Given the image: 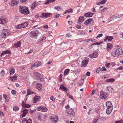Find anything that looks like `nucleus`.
<instances>
[{
    "label": "nucleus",
    "instance_id": "37",
    "mask_svg": "<svg viewBox=\"0 0 123 123\" xmlns=\"http://www.w3.org/2000/svg\"><path fill=\"white\" fill-rule=\"evenodd\" d=\"M106 0H103L99 2V3L101 5L105 4L106 2Z\"/></svg>",
    "mask_w": 123,
    "mask_h": 123
},
{
    "label": "nucleus",
    "instance_id": "45",
    "mask_svg": "<svg viewBox=\"0 0 123 123\" xmlns=\"http://www.w3.org/2000/svg\"><path fill=\"white\" fill-rule=\"evenodd\" d=\"M19 109L18 108L17 106H15L13 107V110L16 111H18Z\"/></svg>",
    "mask_w": 123,
    "mask_h": 123
},
{
    "label": "nucleus",
    "instance_id": "53",
    "mask_svg": "<svg viewBox=\"0 0 123 123\" xmlns=\"http://www.w3.org/2000/svg\"><path fill=\"white\" fill-rule=\"evenodd\" d=\"M24 23H25V24H24V26H25V27H27L28 25V22H24Z\"/></svg>",
    "mask_w": 123,
    "mask_h": 123
},
{
    "label": "nucleus",
    "instance_id": "29",
    "mask_svg": "<svg viewBox=\"0 0 123 123\" xmlns=\"http://www.w3.org/2000/svg\"><path fill=\"white\" fill-rule=\"evenodd\" d=\"M71 110L72 111H71V112L70 113V116L71 117H73L74 116L75 113L73 109H71Z\"/></svg>",
    "mask_w": 123,
    "mask_h": 123
},
{
    "label": "nucleus",
    "instance_id": "54",
    "mask_svg": "<svg viewBox=\"0 0 123 123\" xmlns=\"http://www.w3.org/2000/svg\"><path fill=\"white\" fill-rule=\"evenodd\" d=\"M36 65L35 63L31 66V69H33L34 67H36Z\"/></svg>",
    "mask_w": 123,
    "mask_h": 123
},
{
    "label": "nucleus",
    "instance_id": "7",
    "mask_svg": "<svg viewBox=\"0 0 123 123\" xmlns=\"http://www.w3.org/2000/svg\"><path fill=\"white\" fill-rule=\"evenodd\" d=\"M88 61V60L87 58H85L84 60L82 62L81 67H84L86 66L87 64Z\"/></svg>",
    "mask_w": 123,
    "mask_h": 123
},
{
    "label": "nucleus",
    "instance_id": "30",
    "mask_svg": "<svg viewBox=\"0 0 123 123\" xmlns=\"http://www.w3.org/2000/svg\"><path fill=\"white\" fill-rule=\"evenodd\" d=\"M54 9L57 11H61L62 10V8L60 6H56L54 7Z\"/></svg>",
    "mask_w": 123,
    "mask_h": 123
},
{
    "label": "nucleus",
    "instance_id": "35",
    "mask_svg": "<svg viewBox=\"0 0 123 123\" xmlns=\"http://www.w3.org/2000/svg\"><path fill=\"white\" fill-rule=\"evenodd\" d=\"M7 21L5 19H1V24H4L5 23H6Z\"/></svg>",
    "mask_w": 123,
    "mask_h": 123
},
{
    "label": "nucleus",
    "instance_id": "9",
    "mask_svg": "<svg viewBox=\"0 0 123 123\" xmlns=\"http://www.w3.org/2000/svg\"><path fill=\"white\" fill-rule=\"evenodd\" d=\"M115 49L117 55H118V57L120 55H122L123 54V51L121 49Z\"/></svg>",
    "mask_w": 123,
    "mask_h": 123
},
{
    "label": "nucleus",
    "instance_id": "40",
    "mask_svg": "<svg viewBox=\"0 0 123 123\" xmlns=\"http://www.w3.org/2000/svg\"><path fill=\"white\" fill-rule=\"evenodd\" d=\"M107 90L109 92H110L111 91H112L113 90V88L111 86L108 87Z\"/></svg>",
    "mask_w": 123,
    "mask_h": 123
},
{
    "label": "nucleus",
    "instance_id": "58",
    "mask_svg": "<svg viewBox=\"0 0 123 123\" xmlns=\"http://www.w3.org/2000/svg\"><path fill=\"white\" fill-rule=\"evenodd\" d=\"M27 1V0H20L21 2L22 3H24L26 2Z\"/></svg>",
    "mask_w": 123,
    "mask_h": 123
},
{
    "label": "nucleus",
    "instance_id": "3",
    "mask_svg": "<svg viewBox=\"0 0 123 123\" xmlns=\"http://www.w3.org/2000/svg\"><path fill=\"white\" fill-rule=\"evenodd\" d=\"M100 97L101 99H106L108 97V93L106 92L101 91L100 92Z\"/></svg>",
    "mask_w": 123,
    "mask_h": 123
},
{
    "label": "nucleus",
    "instance_id": "34",
    "mask_svg": "<svg viewBox=\"0 0 123 123\" xmlns=\"http://www.w3.org/2000/svg\"><path fill=\"white\" fill-rule=\"evenodd\" d=\"M15 70L14 68H12L10 71V75H12L14 73Z\"/></svg>",
    "mask_w": 123,
    "mask_h": 123
},
{
    "label": "nucleus",
    "instance_id": "51",
    "mask_svg": "<svg viewBox=\"0 0 123 123\" xmlns=\"http://www.w3.org/2000/svg\"><path fill=\"white\" fill-rule=\"evenodd\" d=\"M11 93L13 95H15L16 94V92L14 90H12L11 91Z\"/></svg>",
    "mask_w": 123,
    "mask_h": 123
},
{
    "label": "nucleus",
    "instance_id": "15",
    "mask_svg": "<svg viewBox=\"0 0 123 123\" xmlns=\"http://www.w3.org/2000/svg\"><path fill=\"white\" fill-rule=\"evenodd\" d=\"M38 4L39 3L38 2L36 1L34 2L31 6V8L32 9H34L38 5Z\"/></svg>",
    "mask_w": 123,
    "mask_h": 123
},
{
    "label": "nucleus",
    "instance_id": "42",
    "mask_svg": "<svg viewBox=\"0 0 123 123\" xmlns=\"http://www.w3.org/2000/svg\"><path fill=\"white\" fill-rule=\"evenodd\" d=\"M62 74H60L59 76V81L60 82H61L62 81Z\"/></svg>",
    "mask_w": 123,
    "mask_h": 123
},
{
    "label": "nucleus",
    "instance_id": "23",
    "mask_svg": "<svg viewBox=\"0 0 123 123\" xmlns=\"http://www.w3.org/2000/svg\"><path fill=\"white\" fill-rule=\"evenodd\" d=\"M22 105L23 107H25L26 108H29L31 106L30 105L25 104L24 102H22Z\"/></svg>",
    "mask_w": 123,
    "mask_h": 123
},
{
    "label": "nucleus",
    "instance_id": "28",
    "mask_svg": "<svg viewBox=\"0 0 123 123\" xmlns=\"http://www.w3.org/2000/svg\"><path fill=\"white\" fill-rule=\"evenodd\" d=\"M34 92H33L31 91V90L29 89H28L27 90V96H28V95L34 93Z\"/></svg>",
    "mask_w": 123,
    "mask_h": 123
},
{
    "label": "nucleus",
    "instance_id": "49",
    "mask_svg": "<svg viewBox=\"0 0 123 123\" xmlns=\"http://www.w3.org/2000/svg\"><path fill=\"white\" fill-rule=\"evenodd\" d=\"M69 69L65 70L64 71L65 75H66L69 72Z\"/></svg>",
    "mask_w": 123,
    "mask_h": 123
},
{
    "label": "nucleus",
    "instance_id": "16",
    "mask_svg": "<svg viewBox=\"0 0 123 123\" xmlns=\"http://www.w3.org/2000/svg\"><path fill=\"white\" fill-rule=\"evenodd\" d=\"M42 88V86L41 84L39 83H37L36 86V88L38 89L39 91L41 90Z\"/></svg>",
    "mask_w": 123,
    "mask_h": 123
},
{
    "label": "nucleus",
    "instance_id": "47",
    "mask_svg": "<svg viewBox=\"0 0 123 123\" xmlns=\"http://www.w3.org/2000/svg\"><path fill=\"white\" fill-rule=\"evenodd\" d=\"M93 113L92 110V109H90L89 111L88 112V115H90L91 114Z\"/></svg>",
    "mask_w": 123,
    "mask_h": 123
},
{
    "label": "nucleus",
    "instance_id": "46",
    "mask_svg": "<svg viewBox=\"0 0 123 123\" xmlns=\"http://www.w3.org/2000/svg\"><path fill=\"white\" fill-rule=\"evenodd\" d=\"M32 123V121L31 120V119H28L26 121V123Z\"/></svg>",
    "mask_w": 123,
    "mask_h": 123
},
{
    "label": "nucleus",
    "instance_id": "52",
    "mask_svg": "<svg viewBox=\"0 0 123 123\" xmlns=\"http://www.w3.org/2000/svg\"><path fill=\"white\" fill-rule=\"evenodd\" d=\"M101 71V68H98L97 69L96 72L97 73H99Z\"/></svg>",
    "mask_w": 123,
    "mask_h": 123
},
{
    "label": "nucleus",
    "instance_id": "39",
    "mask_svg": "<svg viewBox=\"0 0 123 123\" xmlns=\"http://www.w3.org/2000/svg\"><path fill=\"white\" fill-rule=\"evenodd\" d=\"M54 1V0H48V1L45 3V4H48L49 3L53 2Z\"/></svg>",
    "mask_w": 123,
    "mask_h": 123
},
{
    "label": "nucleus",
    "instance_id": "21",
    "mask_svg": "<svg viewBox=\"0 0 123 123\" xmlns=\"http://www.w3.org/2000/svg\"><path fill=\"white\" fill-rule=\"evenodd\" d=\"M25 23H23L22 24H19L17 26V28L18 29L22 28L25 27V26H24V24H25Z\"/></svg>",
    "mask_w": 123,
    "mask_h": 123
},
{
    "label": "nucleus",
    "instance_id": "59",
    "mask_svg": "<svg viewBox=\"0 0 123 123\" xmlns=\"http://www.w3.org/2000/svg\"><path fill=\"white\" fill-rule=\"evenodd\" d=\"M101 70L102 71H105L106 70V69L105 67H102L101 68Z\"/></svg>",
    "mask_w": 123,
    "mask_h": 123
},
{
    "label": "nucleus",
    "instance_id": "61",
    "mask_svg": "<svg viewBox=\"0 0 123 123\" xmlns=\"http://www.w3.org/2000/svg\"><path fill=\"white\" fill-rule=\"evenodd\" d=\"M76 27L78 29L81 28V26L80 25H76Z\"/></svg>",
    "mask_w": 123,
    "mask_h": 123
},
{
    "label": "nucleus",
    "instance_id": "20",
    "mask_svg": "<svg viewBox=\"0 0 123 123\" xmlns=\"http://www.w3.org/2000/svg\"><path fill=\"white\" fill-rule=\"evenodd\" d=\"M113 39V38L112 37L107 36L104 39V41H105L108 40V41H111Z\"/></svg>",
    "mask_w": 123,
    "mask_h": 123
},
{
    "label": "nucleus",
    "instance_id": "55",
    "mask_svg": "<svg viewBox=\"0 0 123 123\" xmlns=\"http://www.w3.org/2000/svg\"><path fill=\"white\" fill-rule=\"evenodd\" d=\"M107 9V7H105L103 9H102L101 10V12H104Z\"/></svg>",
    "mask_w": 123,
    "mask_h": 123
},
{
    "label": "nucleus",
    "instance_id": "26",
    "mask_svg": "<svg viewBox=\"0 0 123 123\" xmlns=\"http://www.w3.org/2000/svg\"><path fill=\"white\" fill-rule=\"evenodd\" d=\"M73 12V9L72 8L68 9L66 10L65 13H63V15L67 13H72Z\"/></svg>",
    "mask_w": 123,
    "mask_h": 123
},
{
    "label": "nucleus",
    "instance_id": "33",
    "mask_svg": "<svg viewBox=\"0 0 123 123\" xmlns=\"http://www.w3.org/2000/svg\"><path fill=\"white\" fill-rule=\"evenodd\" d=\"M35 64L36 65V66L37 67L40 66L42 64V63L40 62H35Z\"/></svg>",
    "mask_w": 123,
    "mask_h": 123
},
{
    "label": "nucleus",
    "instance_id": "12",
    "mask_svg": "<svg viewBox=\"0 0 123 123\" xmlns=\"http://www.w3.org/2000/svg\"><path fill=\"white\" fill-rule=\"evenodd\" d=\"M21 43L20 41H18L16 42L13 46L14 48H18L20 47L21 44Z\"/></svg>",
    "mask_w": 123,
    "mask_h": 123
},
{
    "label": "nucleus",
    "instance_id": "11",
    "mask_svg": "<svg viewBox=\"0 0 123 123\" xmlns=\"http://www.w3.org/2000/svg\"><path fill=\"white\" fill-rule=\"evenodd\" d=\"M51 14L49 13H43L42 14V15L41 17L43 18H45L50 17V15Z\"/></svg>",
    "mask_w": 123,
    "mask_h": 123
},
{
    "label": "nucleus",
    "instance_id": "64",
    "mask_svg": "<svg viewBox=\"0 0 123 123\" xmlns=\"http://www.w3.org/2000/svg\"><path fill=\"white\" fill-rule=\"evenodd\" d=\"M123 69V68L121 66L119 67L118 68H117V69H119V70H122V69Z\"/></svg>",
    "mask_w": 123,
    "mask_h": 123
},
{
    "label": "nucleus",
    "instance_id": "17",
    "mask_svg": "<svg viewBox=\"0 0 123 123\" xmlns=\"http://www.w3.org/2000/svg\"><path fill=\"white\" fill-rule=\"evenodd\" d=\"M28 110L27 109H24L23 112V114L22 117H23L26 116V114L28 113Z\"/></svg>",
    "mask_w": 123,
    "mask_h": 123
},
{
    "label": "nucleus",
    "instance_id": "13",
    "mask_svg": "<svg viewBox=\"0 0 123 123\" xmlns=\"http://www.w3.org/2000/svg\"><path fill=\"white\" fill-rule=\"evenodd\" d=\"M46 39L45 36H42L40 37V38L37 41V43L39 44L42 42L43 41Z\"/></svg>",
    "mask_w": 123,
    "mask_h": 123
},
{
    "label": "nucleus",
    "instance_id": "60",
    "mask_svg": "<svg viewBox=\"0 0 123 123\" xmlns=\"http://www.w3.org/2000/svg\"><path fill=\"white\" fill-rule=\"evenodd\" d=\"M79 33L80 34H84L85 32L83 31H80Z\"/></svg>",
    "mask_w": 123,
    "mask_h": 123
},
{
    "label": "nucleus",
    "instance_id": "6",
    "mask_svg": "<svg viewBox=\"0 0 123 123\" xmlns=\"http://www.w3.org/2000/svg\"><path fill=\"white\" fill-rule=\"evenodd\" d=\"M98 56V54L97 52H95L92 54H89V57L92 58H96Z\"/></svg>",
    "mask_w": 123,
    "mask_h": 123
},
{
    "label": "nucleus",
    "instance_id": "31",
    "mask_svg": "<svg viewBox=\"0 0 123 123\" xmlns=\"http://www.w3.org/2000/svg\"><path fill=\"white\" fill-rule=\"evenodd\" d=\"M115 81L114 79L113 78L107 79L105 81L106 82H113Z\"/></svg>",
    "mask_w": 123,
    "mask_h": 123
},
{
    "label": "nucleus",
    "instance_id": "25",
    "mask_svg": "<svg viewBox=\"0 0 123 123\" xmlns=\"http://www.w3.org/2000/svg\"><path fill=\"white\" fill-rule=\"evenodd\" d=\"M7 30L6 29L3 30V32L1 35L5 36V37L3 36V37L4 38L6 37L5 36L7 35Z\"/></svg>",
    "mask_w": 123,
    "mask_h": 123
},
{
    "label": "nucleus",
    "instance_id": "38",
    "mask_svg": "<svg viewBox=\"0 0 123 123\" xmlns=\"http://www.w3.org/2000/svg\"><path fill=\"white\" fill-rule=\"evenodd\" d=\"M84 81L83 80H80L79 81V83L80 86L82 85L83 84Z\"/></svg>",
    "mask_w": 123,
    "mask_h": 123
},
{
    "label": "nucleus",
    "instance_id": "56",
    "mask_svg": "<svg viewBox=\"0 0 123 123\" xmlns=\"http://www.w3.org/2000/svg\"><path fill=\"white\" fill-rule=\"evenodd\" d=\"M26 119L25 118H23V119L22 123H26Z\"/></svg>",
    "mask_w": 123,
    "mask_h": 123
},
{
    "label": "nucleus",
    "instance_id": "32",
    "mask_svg": "<svg viewBox=\"0 0 123 123\" xmlns=\"http://www.w3.org/2000/svg\"><path fill=\"white\" fill-rule=\"evenodd\" d=\"M11 52L9 50H6L4 51H3L2 53H1V55H3L5 54H10Z\"/></svg>",
    "mask_w": 123,
    "mask_h": 123
},
{
    "label": "nucleus",
    "instance_id": "50",
    "mask_svg": "<svg viewBox=\"0 0 123 123\" xmlns=\"http://www.w3.org/2000/svg\"><path fill=\"white\" fill-rule=\"evenodd\" d=\"M103 34H100L98 35L96 37V38H100L102 37L103 36Z\"/></svg>",
    "mask_w": 123,
    "mask_h": 123
},
{
    "label": "nucleus",
    "instance_id": "43",
    "mask_svg": "<svg viewBox=\"0 0 123 123\" xmlns=\"http://www.w3.org/2000/svg\"><path fill=\"white\" fill-rule=\"evenodd\" d=\"M33 99L35 101H36L38 100V97L37 96H35L34 97Z\"/></svg>",
    "mask_w": 123,
    "mask_h": 123
},
{
    "label": "nucleus",
    "instance_id": "57",
    "mask_svg": "<svg viewBox=\"0 0 123 123\" xmlns=\"http://www.w3.org/2000/svg\"><path fill=\"white\" fill-rule=\"evenodd\" d=\"M59 14H56L55 15V18H58L59 17Z\"/></svg>",
    "mask_w": 123,
    "mask_h": 123
},
{
    "label": "nucleus",
    "instance_id": "63",
    "mask_svg": "<svg viewBox=\"0 0 123 123\" xmlns=\"http://www.w3.org/2000/svg\"><path fill=\"white\" fill-rule=\"evenodd\" d=\"M50 119L51 121L53 123L54 122L53 121H54V118L51 117L50 118Z\"/></svg>",
    "mask_w": 123,
    "mask_h": 123
},
{
    "label": "nucleus",
    "instance_id": "44",
    "mask_svg": "<svg viewBox=\"0 0 123 123\" xmlns=\"http://www.w3.org/2000/svg\"><path fill=\"white\" fill-rule=\"evenodd\" d=\"M58 117L56 116H54V121H55V122H57L58 120Z\"/></svg>",
    "mask_w": 123,
    "mask_h": 123
},
{
    "label": "nucleus",
    "instance_id": "24",
    "mask_svg": "<svg viewBox=\"0 0 123 123\" xmlns=\"http://www.w3.org/2000/svg\"><path fill=\"white\" fill-rule=\"evenodd\" d=\"M112 48V45L111 44L109 43L107 44V48L106 49L107 50H110Z\"/></svg>",
    "mask_w": 123,
    "mask_h": 123
},
{
    "label": "nucleus",
    "instance_id": "62",
    "mask_svg": "<svg viewBox=\"0 0 123 123\" xmlns=\"http://www.w3.org/2000/svg\"><path fill=\"white\" fill-rule=\"evenodd\" d=\"M90 72H88L86 74V75L87 76H90Z\"/></svg>",
    "mask_w": 123,
    "mask_h": 123
},
{
    "label": "nucleus",
    "instance_id": "5",
    "mask_svg": "<svg viewBox=\"0 0 123 123\" xmlns=\"http://www.w3.org/2000/svg\"><path fill=\"white\" fill-rule=\"evenodd\" d=\"M18 3V0H12L9 2V4L12 6H14L17 5Z\"/></svg>",
    "mask_w": 123,
    "mask_h": 123
},
{
    "label": "nucleus",
    "instance_id": "1",
    "mask_svg": "<svg viewBox=\"0 0 123 123\" xmlns=\"http://www.w3.org/2000/svg\"><path fill=\"white\" fill-rule=\"evenodd\" d=\"M19 10L21 12L24 14H27L29 13L28 8L25 6H20Z\"/></svg>",
    "mask_w": 123,
    "mask_h": 123
},
{
    "label": "nucleus",
    "instance_id": "48",
    "mask_svg": "<svg viewBox=\"0 0 123 123\" xmlns=\"http://www.w3.org/2000/svg\"><path fill=\"white\" fill-rule=\"evenodd\" d=\"M71 35L69 33H68L66 35V37L68 38H70L71 37Z\"/></svg>",
    "mask_w": 123,
    "mask_h": 123
},
{
    "label": "nucleus",
    "instance_id": "8",
    "mask_svg": "<svg viewBox=\"0 0 123 123\" xmlns=\"http://www.w3.org/2000/svg\"><path fill=\"white\" fill-rule=\"evenodd\" d=\"M93 20L91 19H89L86 20L84 23V24L86 25L90 24L91 23H93Z\"/></svg>",
    "mask_w": 123,
    "mask_h": 123
},
{
    "label": "nucleus",
    "instance_id": "2",
    "mask_svg": "<svg viewBox=\"0 0 123 123\" xmlns=\"http://www.w3.org/2000/svg\"><path fill=\"white\" fill-rule=\"evenodd\" d=\"M106 105L107 107L106 112L107 114H109L111 112L112 110V105L110 102H106Z\"/></svg>",
    "mask_w": 123,
    "mask_h": 123
},
{
    "label": "nucleus",
    "instance_id": "10",
    "mask_svg": "<svg viewBox=\"0 0 123 123\" xmlns=\"http://www.w3.org/2000/svg\"><path fill=\"white\" fill-rule=\"evenodd\" d=\"M34 74L35 76H36V77L37 78V80H40L41 79L42 75L39 73L37 72H35L34 73Z\"/></svg>",
    "mask_w": 123,
    "mask_h": 123
},
{
    "label": "nucleus",
    "instance_id": "19",
    "mask_svg": "<svg viewBox=\"0 0 123 123\" xmlns=\"http://www.w3.org/2000/svg\"><path fill=\"white\" fill-rule=\"evenodd\" d=\"M84 20V18L82 16H80L78 19V23L79 24H81Z\"/></svg>",
    "mask_w": 123,
    "mask_h": 123
},
{
    "label": "nucleus",
    "instance_id": "22",
    "mask_svg": "<svg viewBox=\"0 0 123 123\" xmlns=\"http://www.w3.org/2000/svg\"><path fill=\"white\" fill-rule=\"evenodd\" d=\"M112 55L114 57H118V55H117L116 53V49L113 50L111 53Z\"/></svg>",
    "mask_w": 123,
    "mask_h": 123
},
{
    "label": "nucleus",
    "instance_id": "18",
    "mask_svg": "<svg viewBox=\"0 0 123 123\" xmlns=\"http://www.w3.org/2000/svg\"><path fill=\"white\" fill-rule=\"evenodd\" d=\"M94 13H92L91 12H88L85 13L84 15L86 17H90L92 16Z\"/></svg>",
    "mask_w": 123,
    "mask_h": 123
},
{
    "label": "nucleus",
    "instance_id": "41",
    "mask_svg": "<svg viewBox=\"0 0 123 123\" xmlns=\"http://www.w3.org/2000/svg\"><path fill=\"white\" fill-rule=\"evenodd\" d=\"M123 16V14H118L116 15V18H119Z\"/></svg>",
    "mask_w": 123,
    "mask_h": 123
},
{
    "label": "nucleus",
    "instance_id": "14",
    "mask_svg": "<svg viewBox=\"0 0 123 123\" xmlns=\"http://www.w3.org/2000/svg\"><path fill=\"white\" fill-rule=\"evenodd\" d=\"M38 109L39 111L43 112H46L48 110L44 106H40L39 108Z\"/></svg>",
    "mask_w": 123,
    "mask_h": 123
},
{
    "label": "nucleus",
    "instance_id": "4",
    "mask_svg": "<svg viewBox=\"0 0 123 123\" xmlns=\"http://www.w3.org/2000/svg\"><path fill=\"white\" fill-rule=\"evenodd\" d=\"M40 33V32L37 30H35L30 32V34L31 35L32 37H37Z\"/></svg>",
    "mask_w": 123,
    "mask_h": 123
},
{
    "label": "nucleus",
    "instance_id": "27",
    "mask_svg": "<svg viewBox=\"0 0 123 123\" xmlns=\"http://www.w3.org/2000/svg\"><path fill=\"white\" fill-rule=\"evenodd\" d=\"M60 89L62 90L65 91H67V89L63 85L60 86Z\"/></svg>",
    "mask_w": 123,
    "mask_h": 123
},
{
    "label": "nucleus",
    "instance_id": "36",
    "mask_svg": "<svg viewBox=\"0 0 123 123\" xmlns=\"http://www.w3.org/2000/svg\"><path fill=\"white\" fill-rule=\"evenodd\" d=\"M11 78V80L12 81H13L14 80H17V76H14L12 77H10Z\"/></svg>",
    "mask_w": 123,
    "mask_h": 123
}]
</instances>
